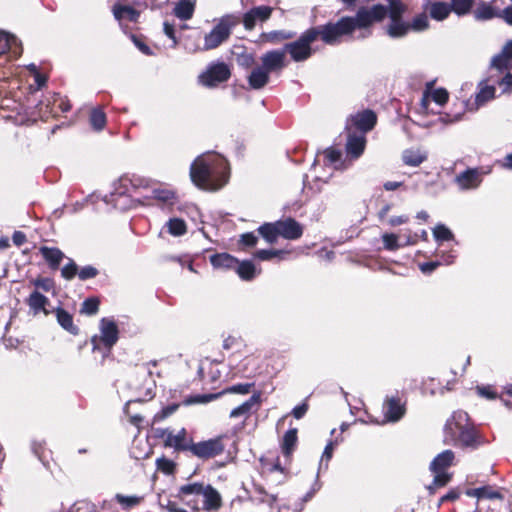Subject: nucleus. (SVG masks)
I'll return each mask as SVG.
<instances>
[{
	"label": "nucleus",
	"instance_id": "nucleus-1",
	"mask_svg": "<svg viewBox=\"0 0 512 512\" xmlns=\"http://www.w3.org/2000/svg\"><path fill=\"white\" fill-rule=\"evenodd\" d=\"M228 164L224 157L215 153L198 156L190 167L192 182L200 189L216 191L228 181Z\"/></svg>",
	"mask_w": 512,
	"mask_h": 512
},
{
	"label": "nucleus",
	"instance_id": "nucleus-2",
	"mask_svg": "<svg viewBox=\"0 0 512 512\" xmlns=\"http://www.w3.org/2000/svg\"><path fill=\"white\" fill-rule=\"evenodd\" d=\"M179 497L193 510H199V502L207 511L218 510L222 501L219 492L212 486H204L202 483H191L180 487Z\"/></svg>",
	"mask_w": 512,
	"mask_h": 512
},
{
	"label": "nucleus",
	"instance_id": "nucleus-3",
	"mask_svg": "<svg viewBox=\"0 0 512 512\" xmlns=\"http://www.w3.org/2000/svg\"><path fill=\"white\" fill-rule=\"evenodd\" d=\"M317 39V32L312 27L303 32L297 40L285 44L283 50L290 54L293 61L303 62L312 56L311 44Z\"/></svg>",
	"mask_w": 512,
	"mask_h": 512
},
{
	"label": "nucleus",
	"instance_id": "nucleus-4",
	"mask_svg": "<svg viewBox=\"0 0 512 512\" xmlns=\"http://www.w3.org/2000/svg\"><path fill=\"white\" fill-rule=\"evenodd\" d=\"M317 32V37L329 45L335 44L342 36L350 35L354 31L352 17H342L336 23H327L313 27Z\"/></svg>",
	"mask_w": 512,
	"mask_h": 512
},
{
	"label": "nucleus",
	"instance_id": "nucleus-5",
	"mask_svg": "<svg viewBox=\"0 0 512 512\" xmlns=\"http://www.w3.org/2000/svg\"><path fill=\"white\" fill-rule=\"evenodd\" d=\"M235 25L236 21L232 16L227 15L222 17L213 27V29L205 35L202 50H213L226 42L229 39L232 33V29Z\"/></svg>",
	"mask_w": 512,
	"mask_h": 512
},
{
	"label": "nucleus",
	"instance_id": "nucleus-6",
	"mask_svg": "<svg viewBox=\"0 0 512 512\" xmlns=\"http://www.w3.org/2000/svg\"><path fill=\"white\" fill-rule=\"evenodd\" d=\"M470 425L469 416L465 411L454 412L444 427V443L454 446Z\"/></svg>",
	"mask_w": 512,
	"mask_h": 512
},
{
	"label": "nucleus",
	"instance_id": "nucleus-7",
	"mask_svg": "<svg viewBox=\"0 0 512 512\" xmlns=\"http://www.w3.org/2000/svg\"><path fill=\"white\" fill-rule=\"evenodd\" d=\"M231 76L230 67L224 62H212L203 71L198 79L199 83L207 88L217 87L219 84L228 81Z\"/></svg>",
	"mask_w": 512,
	"mask_h": 512
},
{
	"label": "nucleus",
	"instance_id": "nucleus-8",
	"mask_svg": "<svg viewBox=\"0 0 512 512\" xmlns=\"http://www.w3.org/2000/svg\"><path fill=\"white\" fill-rule=\"evenodd\" d=\"M158 436L164 440L165 447L173 448L177 452L191 453L194 442L185 428H181L176 433L169 428L160 429Z\"/></svg>",
	"mask_w": 512,
	"mask_h": 512
},
{
	"label": "nucleus",
	"instance_id": "nucleus-9",
	"mask_svg": "<svg viewBox=\"0 0 512 512\" xmlns=\"http://www.w3.org/2000/svg\"><path fill=\"white\" fill-rule=\"evenodd\" d=\"M387 16V8L382 4L373 5L370 8H360L356 15L352 17L353 28L367 29L374 22H380Z\"/></svg>",
	"mask_w": 512,
	"mask_h": 512
},
{
	"label": "nucleus",
	"instance_id": "nucleus-10",
	"mask_svg": "<svg viewBox=\"0 0 512 512\" xmlns=\"http://www.w3.org/2000/svg\"><path fill=\"white\" fill-rule=\"evenodd\" d=\"M225 438V436H218L208 440L193 443L190 454L202 460L221 455L225 450Z\"/></svg>",
	"mask_w": 512,
	"mask_h": 512
},
{
	"label": "nucleus",
	"instance_id": "nucleus-11",
	"mask_svg": "<svg viewBox=\"0 0 512 512\" xmlns=\"http://www.w3.org/2000/svg\"><path fill=\"white\" fill-rule=\"evenodd\" d=\"M118 327L113 320L103 318L100 322V336L92 338L93 349H98L101 342L108 350H110L118 340Z\"/></svg>",
	"mask_w": 512,
	"mask_h": 512
},
{
	"label": "nucleus",
	"instance_id": "nucleus-12",
	"mask_svg": "<svg viewBox=\"0 0 512 512\" xmlns=\"http://www.w3.org/2000/svg\"><path fill=\"white\" fill-rule=\"evenodd\" d=\"M376 121L377 117L373 111L364 110L350 117L347 121L346 129L350 131L354 127L359 131L358 133L365 135V133L373 129Z\"/></svg>",
	"mask_w": 512,
	"mask_h": 512
},
{
	"label": "nucleus",
	"instance_id": "nucleus-13",
	"mask_svg": "<svg viewBox=\"0 0 512 512\" xmlns=\"http://www.w3.org/2000/svg\"><path fill=\"white\" fill-rule=\"evenodd\" d=\"M150 365L155 366L156 361L145 363L138 365L135 370L136 376H139L143 380V388L145 389L144 397L137 398L135 400H129L126 403V407H128L132 402H142L148 399H152L154 394L152 391V386L154 384V380L152 379V371L150 370Z\"/></svg>",
	"mask_w": 512,
	"mask_h": 512
},
{
	"label": "nucleus",
	"instance_id": "nucleus-14",
	"mask_svg": "<svg viewBox=\"0 0 512 512\" xmlns=\"http://www.w3.org/2000/svg\"><path fill=\"white\" fill-rule=\"evenodd\" d=\"M286 55L283 49L271 50L261 56V67L269 74L281 71L286 67Z\"/></svg>",
	"mask_w": 512,
	"mask_h": 512
},
{
	"label": "nucleus",
	"instance_id": "nucleus-15",
	"mask_svg": "<svg viewBox=\"0 0 512 512\" xmlns=\"http://www.w3.org/2000/svg\"><path fill=\"white\" fill-rule=\"evenodd\" d=\"M277 222L279 237L296 240L299 239L303 234L302 226L293 218H286Z\"/></svg>",
	"mask_w": 512,
	"mask_h": 512
},
{
	"label": "nucleus",
	"instance_id": "nucleus-16",
	"mask_svg": "<svg viewBox=\"0 0 512 512\" xmlns=\"http://www.w3.org/2000/svg\"><path fill=\"white\" fill-rule=\"evenodd\" d=\"M273 9L269 6L254 7L243 16V24L247 30L255 27L257 21L264 22L268 20L272 14Z\"/></svg>",
	"mask_w": 512,
	"mask_h": 512
},
{
	"label": "nucleus",
	"instance_id": "nucleus-17",
	"mask_svg": "<svg viewBox=\"0 0 512 512\" xmlns=\"http://www.w3.org/2000/svg\"><path fill=\"white\" fill-rule=\"evenodd\" d=\"M491 67L500 72L512 69V40L507 41L500 53L492 58Z\"/></svg>",
	"mask_w": 512,
	"mask_h": 512
},
{
	"label": "nucleus",
	"instance_id": "nucleus-18",
	"mask_svg": "<svg viewBox=\"0 0 512 512\" xmlns=\"http://www.w3.org/2000/svg\"><path fill=\"white\" fill-rule=\"evenodd\" d=\"M383 409L385 417L391 422L400 420L405 414V406L398 396L387 397Z\"/></svg>",
	"mask_w": 512,
	"mask_h": 512
},
{
	"label": "nucleus",
	"instance_id": "nucleus-19",
	"mask_svg": "<svg viewBox=\"0 0 512 512\" xmlns=\"http://www.w3.org/2000/svg\"><path fill=\"white\" fill-rule=\"evenodd\" d=\"M481 182V172L477 168H469L456 176V183L463 190L477 188Z\"/></svg>",
	"mask_w": 512,
	"mask_h": 512
},
{
	"label": "nucleus",
	"instance_id": "nucleus-20",
	"mask_svg": "<svg viewBox=\"0 0 512 512\" xmlns=\"http://www.w3.org/2000/svg\"><path fill=\"white\" fill-rule=\"evenodd\" d=\"M365 146V135L349 132L346 143V151L348 155L355 159L360 157L364 152Z\"/></svg>",
	"mask_w": 512,
	"mask_h": 512
},
{
	"label": "nucleus",
	"instance_id": "nucleus-21",
	"mask_svg": "<svg viewBox=\"0 0 512 512\" xmlns=\"http://www.w3.org/2000/svg\"><path fill=\"white\" fill-rule=\"evenodd\" d=\"M482 444V437L476 428L471 425L465 430V433L459 438L454 446L462 448L476 449Z\"/></svg>",
	"mask_w": 512,
	"mask_h": 512
},
{
	"label": "nucleus",
	"instance_id": "nucleus-22",
	"mask_svg": "<svg viewBox=\"0 0 512 512\" xmlns=\"http://www.w3.org/2000/svg\"><path fill=\"white\" fill-rule=\"evenodd\" d=\"M39 252L52 270H57L65 254L57 247L41 246Z\"/></svg>",
	"mask_w": 512,
	"mask_h": 512
},
{
	"label": "nucleus",
	"instance_id": "nucleus-23",
	"mask_svg": "<svg viewBox=\"0 0 512 512\" xmlns=\"http://www.w3.org/2000/svg\"><path fill=\"white\" fill-rule=\"evenodd\" d=\"M499 9L493 6V2L480 1L473 11V16L477 21H488L493 18H499Z\"/></svg>",
	"mask_w": 512,
	"mask_h": 512
},
{
	"label": "nucleus",
	"instance_id": "nucleus-24",
	"mask_svg": "<svg viewBox=\"0 0 512 512\" xmlns=\"http://www.w3.org/2000/svg\"><path fill=\"white\" fill-rule=\"evenodd\" d=\"M388 25L385 27L386 34L391 38H402L410 32L409 22L403 18L389 19Z\"/></svg>",
	"mask_w": 512,
	"mask_h": 512
},
{
	"label": "nucleus",
	"instance_id": "nucleus-25",
	"mask_svg": "<svg viewBox=\"0 0 512 512\" xmlns=\"http://www.w3.org/2000/svg\"><path fill=\"white\" fill-rule=\"evenodd\" d=\"M56 316L58 324L67 332L72 335L79 333V328L73 322V316L68 311L61 307H57L53 310Z\"/></svg>",
	"mask_w": 512,
	"mask_h": 512
},
{
	"label": "nucleus",
	"instance_id": "nucleus-26",
	"mask_svg": "<svg viewBox=\"0 0 512 512\" xmlns=\"http://www.w3.org/2000/svg\"><path fill=\"white\" fill-rule=\"evenodd\" d=\"M26 303L34 314H38L40 312H44L46 315L49 314V311L46 309V306L49 304V299L38 290L33 291L29 295Z\"/></svg>",
	"mask_w": 512,
	"mask_h": 512
},
{
	"label": "nucleus",
	"instance_id": "nucleus-27",
	"mask_svg": "<svg viewBox=\"0 0 512 512\" xmlns=\"http://www.w3.org/2000/svg\"><path fill=\"white\" fill-rule=\"evenodd\" d=\"M454 452L445 450L438 454L430 463V470L432 472H446V469L453 464Z\"/></svg>",
	"mask_w": 512,
	"mask_h": 512
},
{
	"label": "nucleus",
	"instance_id": "nucleus-28",
	"mask_svg": "<svg viewBox=\"0 0 512 512\" xmlns=\"http://www.w3.org/2000/svg\"><path fill=\"white\" fill-rule=\"evenodd\" d=\"M269 73L261 66L254 68L248 76V83L252 89L259 90L269 82Z\"/></svg>",
	"mask_w": 512,
	"mask_h": 512
},
{
	"label": "nucleus",
	"instance_id": "nucleus-29",
	"mask_svg": "<svg viewBox=\"0 0 512 512\" xmlns=\"http://www.w3.org/2000/svg\"><path fill=\"white\" fill-rule=\"evenodd\" d=\"M195 5V0H180L176 3L173 13L180 20H189L193 17Z\"/></svg>",
	"mask_w": 512,
	"mask_h": 512
},
{
	"label": "nucleus",
	"instance_id": "nucleus-30",
	"mask_svg": "<svg viewBox=\"0 0 512 512\" xmlns=\"http://www.w3.org/2000/svg\"><path fill=\"white\" fill-rule=\"evenodd\" d=\"M12 50L13 53L20 54L21 48L18 39L4 31H0V55Z\"/></svg>",
	"mask_w": 512,
	"mask_h": 512
},
{
	"label": "nucleus",
	"instance_id": "nucleus-31",
	"mask_svg": "<svg viewBox=\"0 0 512 512\" xmlns=\"http://www.w3.org/2000/svg\"><path fill=\"white\" fill-rule=\"evenodd\" d=\"M451 13V5L447 2H433L429 7V14L437 21L445 20Z\"/></svg>",
	"mask_w": 512,
	"mask_h": 512
},
{
	"label": "nucleus",
	"instance_id": "nucleus-32",
	"mask_svg": "<svg viewBox=\"0 0 512 512\" xmlns=\"http://www.w3.org/2000/svg\"><path fill=\"white\" fill-rule=\"evenodd\" d=\"M113 15L117 20L127 18L131 22H137L140 14L131 6L115 4L113 6Z\"/></svg>",
	"mask_w": 512,
	"mask_h": 512
},
{
	"label": "nucleus",
	"instance_id": "nucleus-33",
	"mask_svg": "<svg viewBox=\"0 0 512 512\" xmlns=\"http://www.w3.org/2000/svg\"><path fill=\"white\" fill-rule=\"evenodd\" d=\"M259 403V396L253 395L247 401L237 406L230 412L231 418L247 417L254 406Z\"/></svg>",
	"mask_w": 512,
	"mask_h": 512
},
{
	"label": "nucleus",
	"instance_id": "nucleus-34",
	"mask_svg": "<svg viewBox=\"0 0 512 512\" xmlns=\"http://www.w3.org/2000/svg\"><path fill=\"white\" fill-rule=\"evenodd\" d=\"M210 262L215 268L230 269L236 266L237 259L227 253H221L212 255Z\"/></svg>",
	"mask_w": 512,
	"mask_h": 512
},
{
	"label": "nucleus",
	"instance_id": "nucleus-35",
	"mask_svg": "<svg viewBox=\"0 0 512 512\" xmlns=\"http://www.w3.org/2000/svg\"><path fill=\"white\" fill-rule=\"evenodd\" d=\"M297 443V429L292 428L286 431L283 436L282 452L286 457H290Z\"/></svg>",
	"mask_w": 512,
	"mask_h": 512
},
{
	"label": "nucleus",
	"instance_id": "nucleus-36",
	"mask_svg": "<svg viewBox=\"0 0 512 512\" xmlns=\"http://www.w3.org/2000/svg\"><path fill=\"white\" fill-rule=\"evenodd\" d=\"M258 232L270 244L275 243L279 237L277 222L264 223L258 228Z\"/></svg>",
	"mask_w": 512,
	"mask_h": 512
},
{
	"label": "nucleus",
	"instance_id": "nucleus-37",
	"mask_svg": "<svg viewBox=\"0 0 512 512\" xmlns=\"http://www.w3.org/2000/svg\"><path fill=\"white\" fill-rule=\"evenodd\" d=\"M262 37L266 42H269L272 44H278L284 40L294 38L295 33L291 32V31H285V30H276V31L263 33Z\"/></svg>",
	"mask_w": 512,
	"mask_h": 512
},
{
	"label": "nucleus",
	"instance_id": "nucleus-38",
	"mask_svg": "<svg viewBox=\"0 0 512 512\" xmlns=\"http://www.w3.org/2000/svg\"><path fill=\"white\" fill-rule=\"evenodd\" d=\"M451 12H454L458 16H464L472 10L475 0H451Z\"/></svg>",
	"mask_w": 512,
	"mask_h": 512
},
{
	"label": "nucleus",
	"instance_id": "nucleus-39",
	"mask_svg": "<svg viewBox=\"0 0 512 512\" xmlns=\"http://www.w3.org/2000/svg\"><path fill=\"white\" fill-rule=\"evenodd\" d=\"M403 162L412 167H417L426 160V155L419 151L405 150L402 156Z\"/></svg>",
	"mask_w": 512,
	"mask_h": 512
},
{
	"label": "nucleus",
	"instance_id": "nucleus-40",
	"mask_svg": "<svg viewBox=\"0 0 512 512\" xmlns=\"http://www.w3.org/2000/svg\"><path fill=\"white\" fill-rule=\"evenodd\" d=\"M468 495L475 496L477 498L485 499H502L503 496L499 491L493 490L490 487H480L468 491Z\"/></svg>",
	"mask_w": 512,
	"mask_h": 512
},
{
	"label": "nucleus",
	"instance_id": "nucleus-41",
	"mask_svg": "<svg viewBox=\"0 0 512 512\" xmlns=\"http://www.w3.org/2000/svg\"><path fill=\"white\" fill-rule=\"evenodd\" d=\"M387 2L388 7L386 8L389 19L402 18L406 11V6L401 2V0H387Z\"/></svg>",
	"mask_w": 512,
	"mask_h": 512
},
{
	"label": "nucleus",
	"instance_id": "nucleus-42",
	"mask_svg": "<svg viewBox=\"0 0 512 512\" xmlns=\"http://www.w3.org/2000/svg\"><path fill=\"white\" fill-rule=\"evenodd\" d=\"M90 124L97 130L101 131L106 125V115L101 108H94L90 113Z\"/></svg>",
	"mask_w": 512,
	"mask_h": 512
},
{
	"label": "nucleus",
	"instance_id": "nucleus-43",
	"mask_svg": "<svg viewBox=\"0 0 512 512\" xmlns=\"http://www.w3.org/2000/svg\"><path fill=\"white\" fill-rule=\"evenodd\" d=\"M237 273L243 280H251L255 275V266L251 261H243L236 264Z\"/></svg>",
	"mask_w": 512,
	"mask_h": 512
},
{
	"label": "nucleus",
	"instance_id": "nucleus-44",
	"mask_svg": "<svg viewBox=\"0 0 512 512\" xmlns=\"http://www.w3.org/2000/svg\"><path fill=\"white\" fill-rule=\"evenodd\" d=\"M119 182L125 188L124 192H129L128 184L134 189L146 187L148 184L147 180L136 176H123L119 179Z\"/></svg>",
	"mask_w": 512,
	"mask_h": 512
},
{
	"label": "nucleus",
	"instance_id": "nucleus-45",
	"mask_svg": "<svg viewBox=\"0 0 512 512\" xmlns=\"http://www.w3.org/2000/svg\"><path fill=\"white\" fill-rule=\"evenodd\" d=\"M410 31L421 32L429 27L428 16L425 13L416 15L409 23Z\"/></svg>",
	"mask_w": 512,
	"mask_h": 512
},
{
	"label": "nucleus",
	"instance_id": "nucleus-46",
	"mask_svg": "<svg viewBox=\"0 0 512 512\" xmlns=\"http://www.w3.org/2000/svg\"><path fill=\"white\" fill-rule=\"evenodd\" d=\"M168 231L171 235L181 236L186 233V224L182 219L172 218L167 222Z\"/></svg>",
	"mask_w": 512,
	"mask_h": 512
},
{
	"label": "nucleus",
	"instance_id": "nucleus-47",
	"mask_svg": "<svg viewBox=\"0 0 512 512\" xmlns=\"http://www.w3.org/2000/svg\"><path fill=\"white\" fill-rule=\"evenodd\" d=\"M115 500L122 506L123 509L127 510L138 505L141 502L142 497L134 495L125 496L123 494L118 493L115 495Z\"/></svg>",
	"mask_w": 512,
	"mask_h": 512
},
{
	"label": "nucleus",
	"instance_id": "nucleus-48",
	"mask_svg": "<svg viewBox=\"0 0 512 512\" xmlns=\"http://www.w3.org/2000/svg\"><path fill=\"white\" fill-rule=\"evenodd\" d=\"M99 310V300L95 297L87 298L82 303L80 312L85 315H94Z\"/></svg>",
	"mask_w": 512,
	"mask_h": 512
},
{
	"label": "nucleus",
	"instance_id": "nucleus-49",
	"mask_svg": "<svg viewBox=\"0 0 512 512\" xmlns=\"http://www.w3.org/2000/svg\"><path fill=\"white\" fill-rule=\"evenodd\" d=\"M433 236L438 242L450 241L453 239L452 232L443 224H438L435 226L433 229Z\"/></svg>",
	"mask_w": 512,
	"mask_h": 512
},
{
	"label": "nucleus",
	"instance_id": "nucleus-50",
	"mask_svg": "<svg viewBox=\"0 0 512 512\" xmlns=\"http://www.w3.org/2000/svg\"><path fill=\"white\" fill-rule=\"evenodd\" d=\"M384 248L389 251L398 250L401 245L398 243V236L393 233H385L382 235Z\"/></svg>",
	"mask_w": 512,
	"mask_h": 512
},
{
	"label": "nucleus",
	"instance_id": "nucleus-51",
	"mask_svg": "<svg viewBox=\"0 0 512 512\" xmlns=\"http://www.w3.org/2000/svg\"><path fill=\"white\" fill-rule=\"evenodd\" d=\"M76 275H78V266L72 259H69V262L61 269V276L66 280H71Z\"/></svg>",
	"mask_w": 512,
	"mask_h": 512
},
{
	"label": "nucleus",
	"instance_id": "nucleus-52",
	"mask_svg": "<svg viewBox=\"0 0 512 512\" xmlns=\"http://www.w3.org/2000/svg\"><path fill=\"white\" fill-rule=\"evenodd\" d=\"M152 197L162 202H170L175 198V194L168 189H153Z\"/></svg>",
	"mask_w": 512,
	"mask_h": 512
},
{
	"label": "nucleus",
	"instance_id": "nucleus-53",
	"mask_svg": "<svg viewBox=\"0 0 512 512\" xmlns=\"http://www.w3.org/2000/svg\"><path fill=\"white\" fill-rule=\"evenodd\" d=\"M178 404H171L162 408L159 412L154 415V422H160L171 416L178 409Z\"/></svg>",
	"mask_w": 512,
	"mask_h": 512
},
{
	"label": "nucleus",
	"instance_id": "nucleus-54",
	"mask_svg": "<svg viewBox=\"0 0 512 512\" xmlns=\"http://www.w3.org/2000/svg\"><path fill=\"white\" fill-rule=\"evenodd\" d=\"M32 284L37 288L45 292H49L54 289V281L47 277H39L32 281Z\"/></svg>",
	"mask_w": 512,
	"mask_h": 512
},
{
	"label": "nucleus",
	"instance_id": "nucleus-55",
	"mask_svg": "<svg viewBox=\"0 0 512 512\" xmlns=\"http://www.w3.org/2000/svg\"><path fill=\"white\" fill-rule=\"evenodd\" d=\"M435 474L433 483L429 486V489L432 490L434 487H443L445 486L451 479V475L447 472H433Z\"/></svg>",
	"mask_w": 512,
	"mask_h": 512
},
{
	"label": "nucleus",
	"instance_id": "nucleus-56",
	"mask_svg": "<svg viewBox=\"0 0 512 512\" xmlns=\"http://www.w3.org/2000/svg\"><path fill=\"white\" fill-rule=\"evenodd\" d=\"M495 88L493 86H486L480 90L477 94L476 101L482 104L490 99L494 98Z\"/></svg>",
	"mask_w": 512,
	"mask_h": 512
},
{
	"label": "nucleus",
	"instance_id": "nucleus-57",
	"mask_svg": "<svg viewBox=\"0 0 512 512\" xmlns=\"http://www.w3.org/2000/svg\"><path fill=\"white\" fill-rule=\"evenodd\" d=\"M97 275L98 270L91 265L84 266L78 271V277L82 281L95 278Z\"/></svg>",
	"mask_w": 512,
	"mask_h": 512
},
{
	"label": "nucleus",
	"instance_id": "nucleus-58",
	"mask_svg": "<svg viewBox=\"0 0 512 512\" xmlns=\"http://www.w3.org/2000/svg\"><path fill=\"white\" fill-rule=\"evenodd\" d=\"M283 254L280 250H258L255 252V257L261 261H268L271 260L274 257H278L279 255Z\"/></svg>",
	"mask_w": 512,
	"mask_h": 512
},
{
	"label": "nucleus",
	"instance_id": "nucleus-59",
	"mask_svg": "<svg viewBox=\"0 0 512 512\" xmlns=\"http://www.w3.org/2000/svg\"><path fill=\"white\" fill-rule=\"evenodd\" d=\"M448 97V92L443 88L435 89L431 93L432 100L439 105H444L448 101Z\"/></svg>",
	"mask_w": 512,
	"mask_h": 512
},
{
	"label": "nucleus",
	"instance_id": "nucleus-60",
	"mask_svg": "<svg viewBox=\"0 0 512 512\" xmlns=\"http://www.w3.org/2000/svg\"><path fill=\"white\" fill-rule=\"evenodd\" d=\"M237 63L241 67L249 68L255 63V59L250 53H242L237 56Z\"/></svg>",
	"mask_w": 512,
	"mask_h": 512
},
{
	"label": "nucleus",
	"instance_id": "nucleus-61",
	"mask_svg": "<svg viewBox=\"0 0 512 512\" xmlns=\"http://www.w3.org/2000/svg\"><path fill=\"white\" fill-rule=\"evenodd\" d=\"M174 462L166 459V458H159L157 459V467L159 470L163 471L166 474H170L174 470Z\"/></svg>",
	"mask_w": 512,
	"mask_h": 512
},
{
	"label": "nucleus",
	"instance_id": "nucleus-62",
	"mask_svg": "<svg viewBox=\"0 0 512 512\" xmlns=\"http://www.w3.org/2000/svg\"><path fill=\"white\" fill-rule=\"evenodd\" d=\"M324 154H325V158H326L327 162L330 164L337 163L341 159V156H342V154L339 150H336L333 148L327 149L324 152Z\"/></svg>",
	"mask_w": 512,
	"mask_h": 512
},
{
	"label": "nucleus",
	"instance_id": "nucleus-63",
	"mask_svg": "<svg viewBox=\"0 0 512 512\" xmlns=\"http://www.w3.org/2000/svg\"><path fill=\"white\" fill-rule=\"evenodd\" d=\"M499 86L502 88L503 93H509L512 91V74L507 73L500 81Z\"/></svg>",
	"mask_w": 512,
	"mask_h": 512
},
{
	"label": "nucleus",
	"instance_id": "nucleus-64",
	"mask_svg": "<svg viewBox=\"0 0 512 512\" xmlns=\"http://www.w3.org/2000/svg\"><path fill=\"white\" fill-rule=\"evenodd\" d=\"M499 18L502 19L506 24L512 26V5L507 6L503 10H500Z\"/></svg>",
	"mask_w": 512,
	"mask_h": 512
}]
</instances>
